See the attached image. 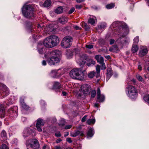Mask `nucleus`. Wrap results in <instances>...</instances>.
<instances>
[{
	"instance_id": "f704fd0d",
	"label": "nucleus",
	"mask_w": 149,
	"mask_h": 149,
	"mask_svg": "<svg viewBox=\"0 0 149 149\" xmlns=\"http://www.w3.org/2000/svg\"><path fill=\"white\" fill-rule=\"evenodd\" d=\"M95 121V119L94 118H93L92 119H88L87 121V123L88 125L94 124Z\"/></svg>"
},
{
	"instance_id": "13d9d810",
	"label": "nucleus",
	"mask_w": 149,
	"mask_h": 149,
	"mask_svg": "<svg viewBox=\"0 0 149 149\" xmlns=\"http://www.w3.org/2000/svg\"><path fill=\"white\" fill-rule=\"evenodd\" d=\"M66 140L69 143H71L72 142V140L70 138H67Z\"/></svg>"
},
{
	"instance_id": "c756f323",
	"label": "nucleus",
	"mask_w": 149,
	"mask_h": 149,
	"mask_svg": "<svg viewBox=\"0 0 149 149\" xmlns=\"http://www.w3.org/2000/svg\"><path fill=\"white\" fill-rule=\"evenodd\" d=\"M96 20V17L95 16H92L88 20V22L91 24H93L95 23V20Z\"/></svg>"
},
{
	"instance_id": "a18cd8bd",
	"label": "nucleus",
	"mask_w": 149,
	"mask_h": 149,
	"mask_svg": "<svg viewBox=\"0 0 149 149\" xmlns=\"http://www.w3.org/2000/svg\"><path fill=\"white\" fill-rule=\"evenodd\" d=\"M0 149H9V148L6 144H3L0 148Z\"/></svg>"
},
{
	"instance_id": "a19ab883",
	"label": "nucleus",
	"mask_w": 149,
	"mask_h": 149,
	"mask_svg": "<svg viewBox=\"0 0 149 149\" xmlns=\"http://www.w3.org/2000/svg\"><path fill=\"white\" fill-rule=\"evenodd\" d=\"M83 27L86 31L88 30L89 29V27L86 23H84L83 24Z\"/></svg>"
},
{
	"instance_id": "79ce46f5",
	"label": "nucleus",
	"mask_w": 149,
	"mask_h": 149,
	"mask_svg": "<svg viewBox=\"0 0 149 149\" xmlns=\"http://www.w3.org/2000/svg\"><path fill=\"white\" fill-rule=\"evenodd\" d=\"M134 42L135 44H137L139 41V37L138 36L136 37L134 39Z\"/></svg>"
},
{
	"instance_id": "4468645a",
	"label": "nucleus",
	"mask_w": 149,
	"mask_h": 149,
	"mask_svg": "<svg viewBox=\"0 0 149 149\" xmlns=\"http://www.w3.org/2000/svg\"><path fill=\"white\" fill-rule=\"evenodd\" d=\"M44 125V122L42 119L39 118L36 124V127L38 131H42V130L41 127Z\"/></svg>"
},
{
	"instance_id": "f257e3e1",
	"label": "nucleus",
	"mask_w": 149,
	"mask_h": 149,
	"mask_svg": "<svg viewBox=\"0 0 149 149\" xmlns=\"http://www.w3.org/2000/svg\"><path fill=\"white\" fill-rule=\"evenodd\" d=\"M61 54V52L59 50H55L52 51L50 53L51 56L47 59L48 64L50 65H58L60 61L59 57Z\"/></svg>"
},
{
	"instance_id": "8fccbe9b",
	"label": "nucleus",
	"mask_w": 149,
	"mask_h": 149,
	"mask_svg": "<svg viewBox=\"0 0 149 149\" xmlns=\"http://www.w3.org/2000/svg\"><path fill=\"white\" fill-rule=\"evenodd\" d=\"M75 6L77 9H81L82 7V6L81 5H76Z\"/></svg>"
},
{
	"instance_id": "f3484780",
	"label": "nucleus",
	"mask_w": 149,
	"mask_h": 149,
	"mask_svg": "<svg viewBox=\"0 0 149 149\" xmlns=\"http://www.w3.org/2000/svg\"><path fill=\"white\" fill-rule=\"evenodd\" d=\"M20 105L23 110H27L29 108V107L27 105L24 101V98H21L20 100Z\"/></svg>"
},
{
	"instance_id": "393cba45",
	"label": "nucleus",
	"mask_w": 149,
	"mask_h": 149,
	"mask_svg": "<svg viewBox=\"0 0 149 149\" xmlns=\"http://www.w3.org/2000/svg\"><path fill=\"white\" fill-rule=\"evenodd\" d=\"M2 89L3 91L5 93L6 96L8 95L9 94L10 92L9 90L6 85H3Z\"/></svg>"
},
{
	"instance_id": "ea45409f",
	"label": "nucleus",
	"mask_w": 149,
	"mask_h": 149,
	"mask_svg": "<svg viewBox=\"0 0 149 149\" xmlns=\"http://www.w3.org/2000/svg\"><path fill=\"white\" fill-rule=\"evenodd\" d=\"M143 99L149 104V95H145L143 97Z\"/></svg>"
},
{
	"instance_id": "c03bdc74",
	"label": "nucleus",
	"mask_w": 149,
	"mask_h": 149,
	"mask_svg": "<svg viewBox=\"0 0 149 149\" xmlns=\"http://www.w3.org/2000/svg\"><path fill=\"white\" fill-rule=\"evenodd\" d=\"M136 77L139 81H141L144 82V80L143 79L142 77L139 75H137L136 76Z\"/></svg>"
},
{
	"instance_id": "de8ad7c7",
	"label": "nucleus",
	"mask_w": 149,
	"mask_h": 149,
	"mask_svg": "<svg viewBox=\"0 0 149 149\" xmlns=\"http://www.w3.org/2000/svg\"><path fill=\"white\" fill-rule=\"evenodd\" d=\"M96 73H100V66L99 65H97L96 68Z\"/></svg>"
},
{
	"instance_id": "7c9ffc66",
	"label": "nucleus",
	"mask_w": 149,
	"mask_h": 149,
	"mask_svg": "<svg viewBox=\"0 0 149 149\" xmlns=\"http://www.w3.org/2000/svg\"><path fill=\"white\" fill-rule=\"evenodd\" d=\"M138 50V47L137 45H133L131 51L132 53H134L137 52Z\"/></svg>"
},
{
	"instance_id": "09e8293b",
	"label": "nucleus",
	"mask_w": 149,
	"mask_h": 149,
	"mask_svg": "<svg viewBox=\"0 0 149 149\" xmlns=\"http://www.w3.org/2000/svg\"><path fill=\"white\" fill-rule=\"evenodd\" d=\"M74 10H75L74 8L73 7H72L70 9V10H69L68 13L69 14H71L74 11Z\"/></svg>"
},
{
	"instance_id": "20e7f679",
	"label": "nucleus",
	"mask_w": 149,
	"mask_h": 149,
	"mask_svg": "<svg viewBox=\"0 0 149 149\" xmlns=\"http://www.w3.org/2000/svg\"><path fill=\"white\" fill-rule=\"evenodd\" d=\"M69 74L72 78L79 80H83L86 76L84 72L78 68L72 69L70 72Z\"/></svg>"
},
{
	"instance_id": "603ef678",
	"label": "nucleus",
	"mask_w": 149,
	"mask_h": 149,
	"mask_svg": "<svg viewBox=\"0 0 149 149\" xmlns=\"http://www.w3.org/2000/svg\"><path fill=\"white\" fill-rule=\"evenodd\" d=\"M86 47L89 49H92L93 48V45H86Z\"/></svg>"
},
{
	"instance_id": "a211bd4d",
	"label": "nucleus",
	"mask_w": 149,
	"mask_h": 149,
	"mask_svg": "<svg viewBox=\"0 0 149 149\" xmlns=\"http://www.w3.org/2000/svg\"><path fill=\"white\" fill-rule=\"evenodd\" d=\"M6 115V111L4 106L0 105V118H3Z\"/></svg>"
},
{
	"instance_id": "0eeeda50",
	"label": "nucleus",
	"mask_w": 149,
	"mask_h": 149,
	"mask_svg": "<svg viewBox=\"0 0 149 149\" xmlns=\"http://www.w3.org/2000/svg\"><path fill=\"white\" fill-rule=\"evenodd\" d=\"M73 40L72 38L70 36H67L62 40L61 45L64 48H67L70 47Z\"/></svg>"
},
{
	"instance_id": "4c0bfd02",
	"label": "nucleus",
	"mask_w": 149,
	"mask_h": 149,
	"mask_svg": "<svg viewBox=\"0 0 149 149\" xmlns=\"http://www.w3.org/2000/svg\"><path fill=\"white\" fill-rule=\"evenodd\" d=\"M112 75V73L110 71H107V77H106V80L107 81L111 77Z\"/></svg>"
},
{
	"instance_id": "7ed1b4c3",
	"label": "nucleus",
	"mask_w": 149,
	"mask_h": 149,
	"mask_svg": "<svg viewBox=\"0 0 149 149\" xmlns=\"http://www.w3.org/2000/svg\"><path fill=\"white\" fill-rule=\"evenodd\" d=\"M24 16L28 18H31L35 15L34 8L31 5H24L22 9Z\"/></svg>"
},
{
	"instance_id": "9b49d317",
	"label": "nucleus",
	"mask_w": 149,
	"mask_h": 149,
	"mask_svg": "<svg viewBox=\"0 0 149 149\" xmlns=\"http://www.w3.org/2000/svg\"><path fill=\"white\" fill-rule=\"evenodd\" d=\"M31 143L29 145H27L26 142V145L27 147L30 146L33 149H37L39 148L40 145L38 141L36 139H32L31 140Z\"/></svg>"
},
{
	"instance_id": "4be33fe9",
	"label": "nucleus",
	"mask_w": 149,
	"mask_h": 149,
	"mask_svg": "<svg viewBox=\"0 0 149 149\" xmlns=\"http://www.w3.org/2000/svg\"><path fill=\"white\" fill-rule=\"evenodd\" d=\"M68 21V18L67 17L62 16L58 18V21L62 24L66 23Z\"/></svg>"
},
{
	"instance_id": "49530a36",
	"label": "nucleus",
	"mask_w": 149,
	"mask_h": 149,
	"mask_svg": "<svg viewBox=\"0 0 149 149\" xmlns=\"http://www.w3.org/2000/svg\"><path fill=\"white\" fill-rule=\"evenodd\" d=\"M100 64H101V68L102 70H104L106 68L105 65L104 61L102 63H100Z\"/></svg>"
},
{
	"instance_id": "f03ea898",
	"label": "nucleus",
	"mask_w": 149,
	"mask_h": 149,
	"mask_svg": "<svg viewBox=\"0 0 149 149\" xmlns=\"http://www.w3.org/2000/svg\"><path fill=\"white\" fill-rule=\"evenodd\" d=\"M59 42V40L57 36L51 35L44 40L43 45L47 48H51L57 46Z\"/></svg>"
},
{
	"instance_id": "4d7b16f0",
	"label": "nucleus",
	"mask_w": 149,
	"mask_h": 149,
	"mask_svg": "<svg viewBox=\"0 0 149 149\" xmlns=\"http://www.w3.org/2000/svg\"><path fill=\"white\" fill-rule=\"evenodd\" d=\"M114 42L115 40L113 39H111L110 40V45H112L114 43Z\"/></svg>"
},
{
	"instance_id": "e433bc0d",
	"label": "nucleus",
	"mask_w": 149,
	"mask_h": 149,
	"mask_svg": "<svg viewBox=\"0 0 149 149\" xmlns=\"http://www.w3.org/2000/svg\"><path fill=\"white\" fill-rule=\"evenodd\" d=\"M96 72L94 71H92L88 74V76L89 78H93L95 75Z\"/></svg>"
},
{
	"instance_id": "dca6fc26",
	"label": "nucleus",
	"mask_w": 149,
	"mask_h": 149,
	"mask_svg": "<svg viewBox=\"0 0 149 149\" xmlns=\"http://www.w3.org/2000/svg\"><path fill=\"white\" fill-rule=\"evenodd\" d=\"M97 98L100 102H103L105 99L104 96L101 94L100 89L99 88H98L97 90Z\"/></svg>"
},
{
	"instance_id": "2f4dec72",
	"label": "nucleus",
	"mask_w": 149,
	"mask_h": 149,
	"mask_svg": "<svg viewBox=\"0 0 149 149\" xmlns=\"http://www.w3.org/2000/svg\"><path fill=\"white\" fill-rule=\"evenodd\" d=\"M66 124V123L65 120L62 119L60 121L59 125L60 127H62L65 126Z\"/></svg>"
},
{
	"instance_id": "3c124183",
	"label": "nucleus",
	"mask_w": 149,
	"mask_h": 149,
	"mask_svg": "<svg viewBox=\"0 0 149 149\" xmlns=\"http://www.w3.org/2000/svg\"><path fill=\"white\" fill-rule=\"evenodd\" d=\"M72 127V126L71 125H67L65 126L64 128L66 130L69 129L71 128Z\"/></svg>"
},
{
	"instance_id": "338daca9",
	"label": "nucleus",
	"mask_w": 149,
	"mask_h": 149,
	"mask_svg": "<svg viewBox=\"0 0 149 149\" xmlns=\"http://www.w3.org/2000/svg\"><path fill=\"white\" fill-rule=\"evenodd\" d=\"M62 94L64 96H65L66 95L67 93L66 92H64V91H62Z\"/></svg>"
},
{
	"instance_id": "ddd939ff",
	"label": "nucleus",
	"mask_w": 149,
	"mask_h": 149,
	"mask_svg": "<svg viewBox=\"0 0 149 149\" xmlns=\"http://www.w3.org/2000/svg\"><path fill=\"white\" fill-rule=\"evenodd\" d=\"M33 132V131L32 129L29 127L23 130L22 135L25 138L30 135Z\"/></svg>"
},
{
	"instance_id": "052dcab7",
	"label": "nucleus",
	"mask_w": 149,
	"mask_h": 149,
	"mask_svg": "<svg viewBox=\"0 0 149 149\" xmlns=\"http://www.w3.org/2000/svg\"><path fill=\"white\" fill-rule=\"evenodd\" d=\"M46 62L45 60H43L42 62V64L43 65H46Z\"/></svg>"
},
{
	"instance_id": "cd10ccee",
	"label": "nucleus",
	"mask_w": 149,
	"mask_h": 149,
	"mask_svg": "<svg viewBox=\"0 0 149 149\" xmlns=\"http://www.w3.org/2000/svg\"><path fill=\"white\" fill-rule=\"evenodd\" d=\"M94 130L93 129L91 128H89L87 133L88 137H92L94 134Z\"/></svg>"
},
{
	"instance_id": "e2e57ef3",
	"label": "nucleus",
	"mask_w": 149,
	"mask_h": 149,
	"mask_svg": "<svg viewBox=\"0 0 149 149\" xmlns=\"http://www.w3.org/2000/svg\"><path fill=\"white\" fill-rule=\"evenodd\" d=\"M62 140L60 139H57L56 141V143H58L61 142L62 141Z\"/></svg>"
},
{
	"instance_id": "39448f33",
	"label": "nucleus",
	"mask_w": 149,
	"mask_h": 149,
	"mask_svg": "<svg viewBox=\"0 0 149 149\" xmlns=\"http://www.w3.org/2000/svg\"><path fill=\"white\" fill-rule=\"evenodd\" d=\"M119 26V22L118 21L114 22L111 25V28H113L114 29L113 30L115 32L114 33L115 34L118 33L121 34L123 31H125V29L126 32H127L128 31V29L127 27H126L125 29L123 26Z\"/></svg>"
},
{
	"instance_id": "c85d7f7f",
	"label": "nucleus",
	"mask_w": 149,
	"mask_h": 149,
	"mask_svg": "<svg viewBox=\"0 0 149 149\" xmlns=\"http://www.w3.org/2000/svg\"><path fill=\"white\" fill-rule=\"evenodd\" d=\"M0 136L2 139L6 140L7 139V135L6 132L4 130H3L1 132Z\"/></svg>"
},
{
	"instance_id": "69168bd1",
	"label": "nucleus",
	"mask_w": 149,
	"mask_h": 149,
	"mask_svg": "<svg viewBox=\"0 0 149 149\" xmlns=\"http://www.w3.org/2000/svg\"><path fill=\"white\" fill-rule=\"evenodd\" d=\"M100 76V73H96V77L97 78L99 77Z\"/></svg>"
},
{
	"instance_id": "5701e85b",
	"label": "nucleus",
	"mask_w": 149,
	"mask_h": 149,
	"mask_svg": "<svg viewBox=\"0 0 149 149\" xmlns=\"http://www.w3.org/2000/svg\"><path fill=\"white\" fill-rule=\"evenodd\" d=\"M95 58L97 61V62L99 63L100 64L102 63L104 61V58L100 55H96L95 56Z\"/></svg>"
},
{
	"instance_id": "aec40b11",
	"label": "nucleus",
	"mask_w": 149,
	"mask_h": 149,
	"mask_svg": "<svg viewBox=\"0 0 149 149\" xmlns=\"http://www.w3.org/2000/svg\"><path fill=\"white\" fill-rule=\"evenodd\" d=\"M80 135V136H83L84 135L83 132H80L78 130L75 131L70 133V135L72 137H76Z\"/></svg>"
},
{
	"instance_id": "412c9836",
	"label": "nucleus",
	"mask_w": 149,
	"mask_h": 149,
	"mask_svg": "<svg viewBox=\"0 0 149 149\" xmlns=\"http://www.w3.org/2000/svg\"><path fill=\"white\" fill-rule=\"evenodd\" d=\"M45 29V31H46L47 33L48 34H49L50 32L53 31L54 30V29L52 27V24H50L48 26L46 27L45 28H44Z\"/></svg>"
},
{
	"instance_id": "423d86ee",
	"label": "nucleus",
	"mask_w": 149,
	"mask_h": 149,
	"mask_svg": "<svg viewBox=\"0 0 149 149\" xmlns=\"http://www.w3.org/2000/svg\"><path fill=\"white\" fill-rule=\"evenodd\" d=\"M128 86L127 87L128 89L127 95L131 99L135 98L138 95V93L136 89L134 86L129 84L130 83L128 82Z\"/></svg>"
},
{
	"instance_id": "9d476101",
	"label": "nucleus",
	"mask_w": 149,
	"mask_h": 149,
	"mask_svg": "<svg viewBox=\"0 0 149 149\" xmlns=\"http://www.w3.org/2000/svg\"><path fill=\"white\" fill-rule=\"evenodd\" d=\"M17 107H14L9 109L8 111V113L9 116L12 117H16L18 115L17 111Z\"/></svg>"
},
{
	"instance_id": "6ab92c4d",
	"label": "nucleus",
	"mask_w": 149,
	"mask_h": 149,
	"mask_svg": "<svg viewBox=\"0 0 149 149\" xmlns=\"http://www.w3.org/2000/svg\"><path fill=\"white\" fill-rule=\"evenodd\" d=\"M53 88L57 91H60V90H62V87L58 82H55L53 85Z\"/></svg>"
},
{
	"instance_id": "6e6d98bb",
	"label": "nucleus",
	"mask_w": 149,
	"mask_h": 149,
	"mask_svg": "<svg viewBox=\"0 0 149 149\" xmlns=\"http://www.w3.org/2000/svg\"><path fill=\"white\" fill-rule=\"evenodd\" d=\"M55 135L57 137H60L61 136V134L60 132H58L55 133Z\"/></svg>"
},
{
	"instance_id": "0e129e2a",
	"label": "nucleus",
	"mask_w": 149,
	"mask_h": 149,
	"mask_svg": "<svg viewBox=\"0 0 149 149\" xmlns=\"http://www.w3.org/2000/svg\"><path fill=\"white\" fill-rule=\"evenodd\" d=\"M92 8L94 10H97V7L95 6H92Z\"/></svg>"
},
{
	"instance_id": "6e6552de",
	"label": "nucleus",
	"mask_w": 149,
	"mask_h": 149,
	"mask_svg": "<svg viewBox=\"0 0 149 149\" xmlns=\"http://www.w3.org/2000/svg\"><path fill=\"white\" fill-rule=\"evenodd\" d=\"M76 61L77 63L81 66H83L86 62L87 56L85 54H82L78 56L76 55Z\"/></svg>"
},
{
	"instance_id": "774afa93",
	"label": "nucleus",
	"mask_w": 149,
	"mask_h": 149,
	"mask_svg": "<svg viewBox=\"0 0 149 149\" xmlns=\"http://www.w3.org/2000/svg\"><path fill=\"white\" fill-rule=\"evenodd\" d=\"M138 68L140 70H141L142 69V67L141 65H138Z\"/></svg>"
},
{
	"instance_id": "473e14b6",
	"label": "nucleus",
	"mask_w": 149,
	"mask_h": 149,
	"mask_svg": "<svg viewBox=\"0 0 149 149\" xmlns=\"http://www.w3.org/2000/svg\"><path fill=\"white\" fill-rule=\"evenodd\" d=\"M66 54L67 57L69 58H71L73 55L72 52L70 50L67 51Z\"/></svg>"
},
{
	"instance_id": "37998d69",
	"label": "nucleus",
	"mask_w": 149,
	"mask_h": 149,
	"mask_svg": "<svg viewBox=\"0 0 149 149\" xmlns=\"http://www.w3.org/2000/svg\"><path fill=\"white\" fill-rule=\"evenodd\" d=\"M96 92L95 90H92L91 93V97L94 98L95 96Z\"/></svg>"
},
{
	"instance_id": "1a4fd4ad",
	"label": "nucleus",
	"mask_w": 149,
	"mask_h": 149,
	"mask_svg": "<svg viewBox=\"0 0 149 149\" xmlns=\"http://www.w3.org/2000/svg\"><path fill=\"white\" fill-rule=\"evenodd\" d=\"M91 86L86 84L82 85L81 87V91L84 95L89 94L91 91Z\"/></svg>"
},
{
	"instance_id": "2eb2a0df",
	"label": "nucleus",
	"mask_w": 149,
	"mask_h": 149,
	"mask_svg": "<svg viewBox=\"0 0 149 149\" xmlns=\"http://www.w3.org/2000/svg\"><path fill=\"white\" fill-rule=\"evenodd\" d=\"M148 52V50L145 46H140V50L139 54L141 56H143L147 54Z\"/></svg>"
},
{
	"instance_id": "864d4df0",
	"label": "nucleus",
	"mask_w": 149,
	"mask_h": 149,
	"mask_svg": "<svg viewBox=\"0 0 149 149\" xmlns=\"http://www.w3.org/2000/svg\"><path fill=\"white\" fill-rule=\"evenodd\" d=\"M74 28L76 30H79L81 29V28L77 26L74 25L73 26Z\"/></svg>"
},
{
	"instance_id": "bb28decb",
	"label": "nucleus",
	"mask_w": 149,
	"mask_h": 149,
	"mask_svg": "<svg viewBox=\"0 0 149 149\" xmlns=\"http://www.w3.org/2000/svg\"><path fill=\"white\" fill-rule=\"evenodd\" d=\"M63 9L62 7L60 6L54 10V12L55 13L59 14L62 13Z\"/></svg>"
},
{
	"instance_id": "680f3d73",
	"label": "nucleus",
	"mask_w": 149,
	"mask_h": 149,
	"mask_svg": "<svg viewBox=\"0 0 149 149\" xmlns=\"http://www.w3.org/2000/svg\"><path fill=\"white\" fill-rule=\"evenodd\" d=\"M54 148L56 149H61V148L60 146H55L54 147Z\"/></svg>"
},
{
	"instance_id": "5fc2aeb1",
	"label": "nucleus",
	"mask_w": 149,
	"mask_h": 149,
	"mask_svg": "<svg viewBox=\"0 0 149 149\" xmlns=\"http://www.w3.org/2000/svg\"><path fill=\"white\" fill-rule=\"evenodd\" d=\"M87 117L86 116H84L81 119V121L84 122L86 120V118Z\"/></svg>"
},
{
	"instance_id": "b1692460",
	"label": "nucleus",
	"mask_w": 149,
	"mask_h": 149,
	"mask_svg": "<svg viewBox=\"0 0 149 149\" xmlns=\"http://www.w3.org/2000/svg\"><path fill=\"white\" fill-rule=\"evenodd\" d=\"M38 51L39 54H42L43 53L44 48L43 45L40 43H38Z\"/></svg>"
},
{
	"instance_id": "a878e982",
	"label": "nucleus",
	"mask_w": 149,
	"mask_h": 149,
	"mask_svg": "<svg viewBox=\"0 0 149 149\" xmlns=\"http://www.w3.org/2000/svg\"><path fill=\"white\" fill-rule=\"evenodd\" d=\"M95 62L93 60L91 59H88L87 61L86 64L89 67L94 65Z\"/></svg>"
},
{
	"instance_id": "c9c22d12",
	"label": "nucleus",
	"mask_w": 149,
	"mask_h": 149,
	"mask_svg": "<svg viewBox=\"0 0 149 149\" xmlns=\"http://www.w3.org/2000/svg\"><path fill=\"white\" fill-rule=\"evenodd\" d=\"M98 27L101 29H104L106 27V24L105 22L101 23L99 25Z\"/></svg>"
},
{
	"instance_id": "f8f14e48",
	"label": "nucleus",
	"mask_w": 149,
	"mask_h": 149,
	"mask_svg": "<svg viewBox=\"0 0 149 149\" xmlns=\"http://www.w3.org/2000/svg\"><path fill=\"white\" fill-rule=\"evenodd\" d=\"M62 69H59L58 70H52L50 73V76L52 77L56 78L64 74V72L62 71L61 73L59 72V71Z\"/></svg>"
},
{
	"instance_id": "bf43d9fd",
	"label": "nucleus",
	"mask_w": 149,
	"mask_h": 149,
	"mask_svg": "<svg viewBox=\"0 0 149 149\" xmlns=\"http://www.w3.org/2000/svg\"><path fill=\"white\" fill-rule=\"evenodd\" d=\"M76 1L77 3H80L84 1L85 0H76Z\"/></svg>"
},
{
	"instance_id": "58836bf2",
	"label": "nucleus",
	"mask_w": 149,
	"mask_h": 149,
	"mask_svg": "<svg viewBox=\"0 0 149 149\" xmlns=\"http://www.w3.org/2000/svg\"><path fill=\"white\" fill-rule=\"evenodd\" d=\"M115 5L113 3H111L107 5L106 6V8L108 9H110L114 7Z\"/></svg>"
},
{
	"instance_id": "72a5a7b5",
	"label": "nucleus",
	"mask_w": 149,
	"mask_h": 149,
	"mask_svg": "<svg viewBox=\"0 0 149 149\" xmlns=\"http://www.w3.org/2000/svg\"><path fill=\"white\" fill-rule=\"evenodd\" d=\"M51 3L52 2L50 0H46L44 3L43 6L45 7H48L50 6Z\"/></svg>"
}]
</instances>
